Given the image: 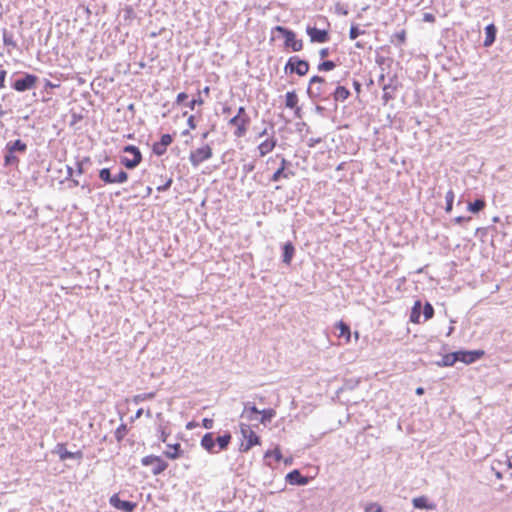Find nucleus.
I'll use <instances>...</instances> for the list:
<instances>
[{
    "instance_id": "nucleus-57",
    "label": "nucleus",
    "mask_w": 512,
    "mask_h": 512,
    "mask_svg": "<svg viewBox=\"0 0 512 512\" xmlns=\"http://www.w3.org/2000/svg\"><path fill=\"white\" fill-rule=\"evenodd\" d=\"M7 71L4 69H0V89L5 88V81H6Z\"/></svg>"
},
{
    "instance_id": "nucleus-39",
    "label": "nucleus",
    "mask_w": 512,
    "mask_h": 512,
    "mask_svg": "<svg viewBox=\"0 0 512 512\" xmlns=\"http://www.w3.org/2000/svg\"><path fill=\"white\" fill-rule=\"evenodd\" d=\"M19 162V159L15 156V153H12L8 150H5L4 155V165L5 166H12Z\"/></svg>"
},
{
    "instance_id": "nucleus-7",
    "label": "nucleus",
    "mask_w": 512,
    "mask_h": 512,
    "mask_svg": "<svg viewBox=\"0 0 512 512\" xmlns=\"http://www.w3.org/2000/svg\"><path fill=\"white\" fill-rule=\"evenodd\" d=\"M306 33L310 38L311 43H326L330 40L328 29H319L315 26L307 25Z\"/></svg>"
},
{
    "instance_id": "nucleus-21",
    "label": "nucleus",
    "mask_w": 512,
    "mask_h": 512,
    "mask_svg": "<svg viewBox=\"0 0 512 512\" xmlns=\"http://www.w3.org/2000/svg\"><path fill=\"white\" fill-rule=\"evenodd\" d=\"M276 144H277V140L274 137H272L270 139H266L265 141L260 143L258 146L259 155L261 157L265 156L266 154H268L275 148Z\"/></svg>"
},
{
    "instance_id": "nucleus-46",
    "label": "nucleus",
    "mask_w": 512,
    "mask_h": 512,
    "mask_svg": "<svg viewBox=\"0 0 512 512\" xmlns=\"http://www.w3.org/2000/svg\"><path fill=\"white\" fill-rule=\"evenodd\" d=\"M364 33H365V31L361 30L357 25H351L350 30H349V38L351 40H355L356 38H358L360 35H362Z\"/></svg>"
},
{
    "instance_id": "nucleus-23",
    "label": "nucleus",
    "mask_w": 512,
    "mask_h": 512,
    "mask_svg": "<svg viewBox=\"0 0 512 512\" xmlns=\"http://www.w3.org/2000/svg\"><path fill=\"white\" fill-rule=\"evenodd\" d=\"M486 206V201L483 197L477 198L472 202L468 203L467 209L473 214H477L482 211Z\"/></svg>"
},
{
    "instance_id": "nucleus-52",
    "label": "nucleus",
    "mask_w": 512,
    "mask_h": 512,
    "mask_svg": "<svg viewBox=\"0 0 512 512\" xmlns=\"http://www.w3.org/2000/svg\"><path fill=\"white\" fill-rule=\"evenodd\" d=\"M159 439L163 442V443H166L167 441V438L168 436L170 435V432H167L166 428L165 427H162V426H159Z\"/></svg>"
},
{
    "instance_id": "nucleus-3",
    "label": "nucleus",
    "mask_w": 512,
    "mask_h": 512,
    "mask_svg": "<svg viewBox=\"0 0 512 512\" xmlns=\"http://www.w3.org/2000/svg\"><path fill=\"white\" fill-rule=\"evenodd\" d=\"M240 434L245 442H241L239 451L246 453L251 450L254 446L261 444V438L251 429L249 424L239 423Z\"/></svg>"
},
{
    "instance_id": "nucleus-28",
    "label": "nucleus",
    "mask_w": 512,
    "mask_h": 512,
    "mask_svg": "<svg viewBox=\"0 0 512 512\" xmlns=\"http://www.w3.org/2000/svg\"><path fill=\"white\" fill-rule=\"evenodd\" d=\"M422 313V302L421 300H416L411 310L410 321L413 323H420V316Z\"/></svg>"
},
{
    "instance_id": "nucleus-31",
    "label": "nucleus",
    "mask_w": 512,
    "mask_h": 512,
    "mask_svg": "<svg viewBox=\"0 0 512 512\" xmlns=\"http://www.w3.org/2000/svg\"><path fill=\"white\" fill-rule=\"evenodd\" d=\"M91 165H92V161H91L90 157H83L81 160H77V162H76L77 175H82Z\"/></svg>"
},
{
    "instance_id": "nucleus-38",
    "label": "nucleus",
    "mask_w": 512,
    "mask_h": 512,
    "mask_svg": "<svg viewBox=\"0 0 512 512\" xmlns=\"http://www.w3.org/2000/svg\"><path fill=\"white\" fill-rule=\"evenodd\" d=\"M422 313L424 316V321H427L434 316V307L430 302L426 301L425 304L422 305Z\"/></svg>"
},
{
    "instance_id": "nucleus-1",
    "label": "nucleus",
    "mask_w": 512,
    "mask_h": 512,
    "mask_svg": "<svg viewBox=\"0 0 512 512\" xmlns=\"http://www.w3.org/2000/svg\"><path fill=\"white\" fill-rule=\"evenodd\" d=\"M329 83L320 75H313L308 83L307 95L312 102L329 101L331 99Z\"/></svg>"
},
{
    "instance_id": "nucleus-2",
    "label": "nucleus",
    "mask_w": 512,
    "mask_h": 512,
    "mask_svg": "<svg viewBox=\"0 0 512 512\" xmlns=\"http://www.w3.org/2000/svg\"><path fill=\"white\" fill-rule=\"evenodd\" d=\"M38 76L28 72H15L9 78L10 87L17 92H26L36 87Z\"/></svg>"
},
{
    "instance_id": "nucleus-13",
    "label": "nucleus",
    "mask_w": 512,
    "mask_h": 512,
    "mask_svg": "<svg viewBox=\"0 0 512 512\" xmlns=\"http://www.w3.org/2000/svg\"><path fill=\"white\" fill-rule=\"evenodd\" d=\"M173 142V137L170 134H163L160 141L155 142L152 146V151L157 156H162L166 153L167 147Z\"/></svg>"
},
{
    "instance_id": "nucleus-16",
    "label": "nucleus",
    "mask_w": 512,
    "mask_h": 512,
    "mask_svg": "<svg viewBox=\"0 0 512 512\" xmlns=\"http://www.w3.org/2000/svg\"><path fill=\"white\" fill-rule=\"evenodd\" d=\"M163 455L171 460H176L184 455V450L180 443L167 444V449L163 452Z\"/></svg>"
},
{
    "instance_id": "nucleus-17",
    "label": "nucleus",
    "mask_w": 512,
    "mask_h": 512,
    "mask_svg": "<svg viewBox=\"0 0 512 512\" xmlns=\"http://www.w3.org/2000/svg\"><path fill=\"white\" fill-rule=\"evenodd\" d=\"M232 440V434L229 431H225L222 435L215 437V449L218 453L228 449Z\"/></svg>"
},
{
    "instance_id": "nucleus-47",
    "label": "nucleus",
    "mask_w": 512,
    "mask_h": 512,
    "mask_svg": "<svg viewBox=\"0 0 512 512\" xmlns=\"http://www.w3.org/2000/svg\"><path fill=\"white\" fill-rule=\"evenodd\" d=\"M382 507L376 502H370L365 506V512H382Z\"/></svg>"
},
{
    "instance_id": "nucleus-33",
    "label": "nucleus",
    "mask_w": 512,
    "mask_h": 512,
    "mask_svg": "<svg viewBox=\"0 0 512 512\" xmlns=\"http://www.w3.org/2000/svg\"><path fill=\"white\" fill-rule=\"evenodd\" d=\"M413 506L416 509H431L432 505L429 504L426 496H419L412 500Z\"/></svg>"
},
{
    "instance_id": "nucleus-10",
    "label": "nucleus",
    "mask_w": 512,
    "mask_h": 512,
    "mask_svg": "<svg viewBox=\"0 0 512 512\" xmlns=\"http://www.w3.org/2000/svg\"><path fill=\"white\" fill-rule=\"evenodd\" d=\"M228 124L236 128L233 134L240 138L246 135L250 122L247 121V119L239 118L235 115L228 121Z\"/></svg>"
},
{
    "instance_id": "nucleus-61",
    "label": "nucleus",
    "mask_w": 512,
    "mask_h": 512,
    "mask_svg": "<svg viewBox=\"0 0 512 512\" xmlns=\"http://www.w3.org/2000/svg\"><path fill=\"white\" fill-rule=\"evenodd\" d=\"M327 109L324 106L317 104L315 106V112L320 116H326Z\"/></svg>"
},
{
    "instance_id": "nucleus-50",
    "label": "nucleus",
    "mask_w": 512,
    "mask_h": 512,
    "mask_svg": "<svg viewBox=\"0 0 512 512\" xmlns=\"http://www.w3.org/2000/svg\"><path fill=\"white\" fill-rule=\"evenodd\" d=\"M277 158H280L281 162H280V167H283L285 171H291L289 169V167L292 166V163L290 161H288L283 155L281 154H277L276 155Z\"/></svg>"
},
{
    "instance_id": "nucleus-63",
    "label": "nucleus",
    "mask_w": 512,
    "mask_h": 512,
    "mask_svg": "<svg viewBox=\"0 0 512 512\" xmlns=\"http://www.w3.org/2000/svg\"><path fill=\"white\" fill-rule=\"evenodd\" d=\"M352 84L356 94L359 95L362 89L361 83L358 80L354 79Z\"/></svg>"
},
{
    "instance_id": "nucleus-58",
    "label": "nucleus",
    "mask_w": 512,
    "mask_h": 512,
    "mask_svg": "<svg viewBox=\"0 0 512 512\" xmlns=\"http://www.w3.org/2000/svg\"><path fill=\"white\" fill-rule=\"evenodd\" d=\"M213 425H214V421L213 419H210V418H204L202 420V426L205 428V429H212L213 428Z\"/></svg>"
},
{
    "instance_id": "nucleus-15",
    "label": "nucleus",
    "mask_w": 512,
    "mask_h": 512,
    "mask_svg": "<svg viewBox=\"0 0 512 512\" xmlns=\"http://www.w3.org/2000/svg\"><path fill=\"white\" fill-rule=\"evenodd\" d=\"M260 414V410L256 407L253 402H245L244 409L242 411L241 417L246 418L248 421L258 420V416Z\"/></svg>"
},
{
    "instance_id": "nucleus-37",
    "label": "nucleus",
    "mask_w": 512,
    "mask_h": 512,
    "mask_svg": "<svg viewBox=\"0 0 512 512\" xmlns=\"http://www.w3.org/2000/svg\"><path fill=\"white\" fill-rule=\"evenodd\" d=\"M336 63L332 60H323L317 66L319 72H329L335 69Z\"/></svg>"
},
{
    "instance_id": "nucleus-8",
    "label": "nucleus",
    "mask_w": 512,
    "mask_h": 512,
    "mask_svg": "<svg viewBox=\"0 0 512 512\" xmlns=\"http://www.w3.org/2000/svg\"><path fill=\"white\" fill-rule=\"evenodd\" d=\"M485 352L483 350H459L456 351L457 361L463 362L465 364H471L484 356Z\"/></svg>"
},
{
    "instance_id": "nucleus-9",
    "label": "nucleus",
    "mask_w": 512,
    "mask_h": 512,
    "mask_svg": "<svg viewBox=\"0 0 512 512\" xmlns=\"http://www.w3.org/2000/svg\"><path fill=\"white\" fill-rule=\"evenodd\" d=\"M109 503L115 509L121 510L123 512H133L135 510V508L137 507V503H135V502L128 501V500H121L117 493L113 494L110 497Z\"/></svg>"
},
{
    "instance_id": "nucleus-5",
    "label": "nucleus",
    "mask_w": 512,
    "mask_h": 512,
    "mask_svg": "<svg viewBox=\"0 0 512 512\" xmlns=\"http://www.w3.org/2000/svg\"><path fill=\"white\" fill-rule=\"evenodd\" d=\"M309 69V62L298 56H291L284 66V72L286 75L296 74L300 77L305 76L309 72Z\"/></svg>"
},
{
    "instance_id": "nucleus-49",
    "label": "nucleus",
    "mask_w": 512,
    "mask_h": 512,
    "mask_svg": "<svg viewBox=\"0 0 512 512\" xmlns=\"http://www.w3.org/2000/svg\"><path fill=\"white\" fill-rule=\"evenodd\" d=\"M200 91L198 92V97L197 98H193L189 103H187V106L190 108V109H194L196 105H202L204 103V100L201 98L200 96Z\"/></svg>"
},
{
    "instance_id": "nucleus-60",
    "label": "nucleus",
    "mask_w": 512,
    "mask_h": 512,
    "mask_svg": "<svg viewBox=\"0 0 512 512\" xmlns=\"http://www.w3.org/2000/svg\"><path fill=\"white\" fill-rule=\"evenodd\" d=\"M187 99H188V94L185 93V92H181L176 97V103L177 104H182Z\"/></svg>"
},
{
    "instance_id": "nucleus-56",
    "label": "nucleus",
    "mask_w": 512,
    "mask_h": 512,
    "mask_svg": "<svg viewBox=\"0 0 512 512\" xmlns=\"http://www.w3.org/2000/svg\"><path fill=\"white\" fill-rule=\"evenodd\" d=\"M60 84H55L53 82H51L50 80L48 79H45V82H44V90L49 93V90L50 89H54V88H57L59 87Z\"/></svg>"
},
{
    "instance_id": "nucleus-55",
    "label": "nucleus",
    "mask_w": 512,
    "mask_h": 512,
    "mask_svg": "<svg viewBox=\"0 0 512 512\" xmlns=\"http://www.w3.org/2000/svg\"><path fill=\"white\" fill-rule=\"evenodd\" d=\"M255 169V162L245 163L242 166V170L245 174L252 172Z\"/></svg>"
},
{
    "instance_id": "nucleus-4",
    "label": "nucleus",
    "mask_w": 512,
    "mask_h": 512,
    "mask_svg": "<svg viewBox=\"0 0 512 512\" xmlns=\"http://www.w3.org/2000/svg\"><path fill=\"white\" fill-rule=\"evenodd\" d=\"M272 32H278L284 37V47L286 49H291L293 52H299L303 49V41L296 38V33L293 30L278 25L272 29Z\"/></svg>"
},
{
    "instance_id": "nucleus-22",
    "label": "nucleus",
    "mask_w": 512,
    "mask_h": 512,
    "mask_svg": "<svg viewBox=\"0 0 512 512\" xmlns=\"http://www.w3.org/2000/svg\"><path fill=\"white\" fill-rule=\"evenodd\" d=\"M335 327L337 330H339L338 337L344 338L346 343L350 342V338H351L350 326L347 323H345L344 321H339L336 323Z\"/></svg>"
},
{
    "instance_id": "nucleus-35",
    "label": "nucleus",
    "mask_w": 512,
    "mask_h": 512,
    "mask_svg": "<svg viewBox=\"0 0 512 512\" xmlns=\"http://www.w3.org/2000/svg\"><path fill=\"white\" fill-rule=\"evenodd\" d=\"M99 178L105 184H113V183H115L114 176H112L110 168H102V169H100L99 170Z\"/></svg>"
},
{
    "instance_id": "nucleus-26",
    "label": "nucleus",
    "mask_w": 512,
    "mask_h": 512,
    "mask_svg": "<svg viewBox=\"0 0 512 512\" xmlns=\"http://www.w3.org/2000/svg\"><path fill=\"white\" fill-rule=\"evenodd\" d=\"M295 175L294 171H285L283 167H279L271 176L272 182H279L282 178L289 179Z\"/></svg>"
},
{
    "instance_id": "nucleus-14",
    "label": "nucleus",
    "mask_w": 512,
    "mask_h": 512,
    "mask_svg": "<svg viewBox=\"0 0 512 512\" xmlns=\"http://www.w3.org/2000/svg\"><path fill=\"white\" fill-rule=\"evenodd\" d=\"M201 447L209 454H218L215 449V434L213 432L205 433L200 440Z\"/></svg>"
},
{
    "instance_id": "nucleus-64",
    "label": "nucleus",
    "mask_w": 512,
    "mask_h": 512,
    "mask_svg": "<svg viewBox=\"0 0 512 512\" xmlns=\"http://www.w3.org/2000/svg\"><path fill=\"white\" fill-rule=\"evenodd\" d=\"M71 459H76L78 461H81L83 459V452L81 450H78L76 452H71Z\"/></svg>"
},
{
    "instance_id": "nucleus-51",
    "label": "nucleus",
    "mask_w": 512,
    "mask_h": 512,
    "mask_svg": "<svg viewBox=\"0 0 512 512\" xmlns=\"http://www.w3.org/2000/svg\"><path fill=\"white\" fill-rule=\"evenodd\" d=\"M155 460H157L156 455H147L141 459V464L143 466H149L155 463Z\"/></svg>"
},
{
    "instance_id": "nucleus-6",
    "label": "nucleus",
    "mask_w": 512,
    "mask_h": 512,
    "mask_svg": "<svg viewBox=\"0 0 512 512\" xmlns=\"http://www.w3.org/2000/svg\"><path fill=\"white\" fill-rule=\"evenodd\" d=\"M212 149L209 145L197 148L190 152L189 160L193 167H198L202 162L212 157Z\"/></svg>"
},
{
    "instance_id": "nucleus-45",
    "label": "nucleus",
    "mask_w": 512,
    "mask_h": 512,
    "mask_svg": "<svg viewBox=\"0 0 512 512\" xmlns=\"http://www.w3.org/2000/svg\"><path fill=\"white\" fill-rule=\"evenodd\" d=\"M127 425L121 424L116 430H115V438L118 442H121L125 435L127 434Z\"/></svg>"
},
{
    "instance_id": "nucleus-62",
    "label": "nucleus",
    "mask_w": 512,
    "mask_h": 512,
    "mask_svg": "<svg viewBox=\"0 0 512 512\" xmlns=\"http://www.w3.org/2000/svg\"><path fill=\"white\" fill-rule=\"evenodd\" d=\"M472 218L469 216V217H465V216H457L454 218V222L457 223V224H462L464 222H468L470 221Z\"/></svg>"
},
{
    "instance_id": "nucleus-29",
    "label": "nucleus",
    "mask_w": 512,
    "mask_h": 512,
    "mask_svg": "<svg viewBox=\"0 0 512 512\" xmlns=\"http://www.w3.org/2000/svg\"><path fill=\"white\" fill-rule=\"evenodd\" d=\"M259 415L261 416L260 418H258L259 422L263 425H267L275 417L276 411L272 408L263 409L260 410Z\"/></svg>"
},
{
    "instance_id": "nucleus-24",
    "label": "nucleus",
    "mask_w": 512,
    "mask_h": 512,
    "mask_svg": "<svg viewBox=\"0 0 512 512\" xmlns=\"http://www.w3.org/2000/svg\"><path fill=\"white\" fill-rule=\"evenodd\" d=\"M457 362L456 352L445 354L440 361L436 362L439 367H450Z\"/></svg>"
},
{
    "instance_id": "nucleus-30",
    "label": "nucleus",
    "mask_w": 512,
    "mask_h": 512,
    "mask_svg": "<svg viewBox=\"0 0 512 512\" xmlns=\"http://www.w3.org/2000/svg\"><path fill=\"white\" fill-rule=\"evenodd\" d=\"M167 467L168 463L164 461L160 456H157V460H155V463H153L151 473L154 476L160 475L167 469Z\"/></svg>"
},
{
    "instance_id": "nucleus-20",
    "label": "nucleus",
    "mask_w": 512,
    "mask_h": 512,
    "mask_svg": "<svg viewBox=\"0 0 512 512\" xmlns=\"http://www.w3.org/2000/svg\"><path fill=\"white\" fill-rule=\"evenodd\" d=\"M5 150H8L12 153H25L27 150V145L21 139H16L15 141H10L6 144Z\"/></svg>"
},
{
    "instance_id": "nucleus-11",
    "label": "nucleus",
    "mask_w": 512,
    "mask_h": 512,
    "mask_svg": "<svg viewBox=\"0 0 512 512\" xmlns=\"http://www.w3.org/2000/svg\"><path fill=\"white\" fill-rule=\"evenodd\" d=\"M330 94L334 101V111H336L338 108V102L346 101L350 97L351 92L348 88L340 85L339 82H337L335 89L331 91Z\"/></svg>"
},
{
    "instance_id": "nucleus-19",
    "label": "nucleus",
    "mask_w": 512,
    "mask_h": 512,
    "mask_svg": "<svg viewBox=\"0 0 512 512\" xmlns=\"http://www.w3.org/2000/svg\"><path fill=\"white\" fill-rule=\"evenodd\" d=\"M485 40L483 43L484 47H490L496 40L497 27L491 23L485 27Z\"/></svg>"
},
{
    "instance_id": "nucleus-48",
    "label": "nucleus",
    "mask_w": 512,
    "mask_h": 512,
    "mask_svg": "<svg viewBox=\"0 0 512 512\" xmlns=\"http://www.w3.org/2000/svg\"><path fill=\"white\" fill-rule=\"evenodd\" d=\"M115 183H124L128 180V173L124 170H120L117 175L114 176Z\"/></svg>"
},
{
    "instance_id": "nucleus-27",
    "label": "nucleus",
    "mask_w": 512,
    "mask_h": 512,
    "mask_svg": "<svg viewBox=\"0 0 512 512\" xmlns=\"http://www.w3.org/2000/svg\"><path fill=\"white\" fill-rule=\"evenodd\" d=\"M52 452L57 454L61 461L71 459V451L66 449V445L64 443H57Z\"/></svg>"
},
{
    "instance_id": "nucleus-12",
    "label": "nucleus",
    "mask_w": 512,
    "mask_h": 512,
    "mask_svg": "<svg viewBox=\"0 0 512 512\" xmlns=\"http://www.w3.org/2000/svg\"><path fill=\"white\" fill-rule=\"evenodd\" d=\"M285 480L290 485L295 486H305L310 482V478L308 476L302 475L298 469H294L287 473Z\"/></svg>"
},
{
    "instance_id": "nucleus-34",
    "label": "nucleus",
    "mask_w": 512,
    "mask_h": 512,
    "mask_svg": "<svg viewBox=\"0 0 512 512\" xmlns=\"http://www.w3.org/2000/svg\"><path fill=\"white\" fill-rule=\"evenodd\" d=\"M406 42V30L402 29L394 33L391 37V43L401 47Z\"/></svg>"
},
{
    "instance_id": "nucleus-53",
    "label": "nucleus",
    "mask_w": 512,
    "mask_h": 512,
    "mask_svg": "<svg viewBox=\"0 0 512 512\" xmlns=\"http://www.w3.org/2000/svg\"><path fill=\"white\" fill-rule=\"evenodd\" d=\"M236 116H238L239 118H243V119H247V121L251 122V118L250 116L246 113V109L245 107L243 106H240L237 110V114Z\"/></svg>"
},
{
    "instance_id": "nucleus-18",
    "label": "nucleus",
    "mask_w": 512,
    "mask_h": 512,
    "mask_svg": "<svg viewBox=\"0 0 512 512\" xmlns=\"http://www.w3.org/2000/svg\"><path fill=\"white\" fill-rule=\"evenodd\" d=\"M295 254V247L292 242L287 241L282 246V262L290 265Z\"/></svg>"
},
{
    "instance_id": "nucleus-54",
    "label": "nucleus",
    "mask_w": 512,
    "mask_h": 512,
    "mask_svg": "<svg viewBox=\"0 0 512 512\" xmlns=\"http://www.w3.org/2000/svg\"><path fill=\"white\" fill-rule=\"evenodd\" d=\"M172 183H173V179L169 178L164 184L159 185L157 187V191L158 192H165V191H167L171 187Z\"/></svg>"
},
{
    "instance_id": "nucleus-25",
    "label": "nucleus",
    "mask_w": 512,
    "mask_h": 512,
    "mask_svg": "<svg viewBox=\"0 0 512 512\" xmlns=\"http://www.w3.org/2000/svg\"><path fill=\"white\" fill-rule=\"evenodd\" d=\"M393 79H390V82L388 84H384L382 87L383 90V96L382 99L384 101V104H387L390 100L394 99V95L392 94L393 91L396 90V86L392 84Z\"/></svg>"
},
{
    "instance_id": "nucleus-42",
    "label": "nucleus",
    "mask_w": 512,
    "mask_h": 512,
    "mask_svg": "<svg viewBox=\"0 0 512 512\" xmlns=\"http://www.w3.org/2000/svg\"><path fill=\"white\" fill-rule=\"evenodd\" d=\"M123 13H124L123 18L125 21L131 22L132 20H134L136 18V12L132 6H126L123 9Z\"/></svg>"
},
{
    "instance_id": "nucleus-44",
    "label": "nucleus",
    "mask_w": 512,
    "mask_h": 512,
    "mask_svg": "<svg viewBox=\"0 0 512 512\" xmlns=\"http://www.w3.org/2000/svg\"><path fill=\"white\" fill-rule=\"evenodd\" d=\"M3 43L7 47H13L15 48L16 42L13 39V35L11 33H8L7 30L3 31Z\"/></svg>"
},
{
    "instance_id": "nucleus-43",
    "label": "nucleus",
    "mask_w": 512,
    "mask_h": 512,
    "mask_svg": "<svg viewBox=\"0 0 512 512\" xmlns=\"http://www.w3.org/2000/svg\"><path fill=\"white\" fill-rule=\"evenodd\" d=\"M270 457H274V459L279 462L282 460L283 456L279 448H275L274 450H268L264 454V459H268Z\"/></svg>"
},
{
    "instance_id": "nucleus-40",
    "label": "nucleus",
    "mask_w": 512,
    "mask_h": 512,
    "mask_svg": "<svg viewBox=\"0 0 512 512\" xmlns=\"http://www.w3.org/2000/svg\"><path fill=\"white\" fill-rule=\"evenodd\" d=\"M123 152L125 153H129V154H132L133 155V158H137V159H140L142 160V153L141 151L139 150L138 147L134 146V145H126L124 148H123Z\"/></svg>"
},
{
    "instance_id": "nucleus-59",
    "label": "nucleus",
    "mask_w": 512,
    "mask_h": 512,
    "mask_svg": "<svg viewBox=\"0 0 512 512\" xmlns=\"http://www.w3.org/2000/svg\"><path fill=\"white\" fill-rule=\"evenodd\" d=\"M423 21L429 22V23H435L436 18L432 13H424L423 14Z\"/></svg>"
},
{
    "instance_id": "nucleus-41",
    "label": "nucleus",
    "mask_w": 512,
    "mask_h": 512,
    "mask_svg": "<svg viewBox=\"0 0 512 512\" xmlns=\"http://www.w3.org/2000/svg\"><path fill=\"white\" fill-rule=\"evenodd\" d=\"M454 197H455L454 192L451 189L449 191H447L446 196H445V200H446L445 211L447 213H450L453 209Z\"/></svg>"
},
{
    "instance_id": "nucleus-36",
    "label": "nucleus",
    "mask_w": 512,
    "mask_h": 512,
    "mask_svg": "<svg viewBox=\"0 0 512 512\" xmlns=\"http://www.w3.org/2000/svg\"><path fill=\"white\" fill-rule=\"evenodd\" d=\"M142 162V160L140 159H137V158H132V159H129L127 157H121L120 158V163L127 169H134L136 168L140 163Z\"/></svg>"
},
{
    "instance_id": "nucleus-32",
    "label": "nucleus",
    "mask_w": 512,
    "mask_h": 512,
    "mask_svg": "<svg viewBox=\"0 0 512 512\" xmlns=\"http://www.w3.org/2000/svg\"><path fill=\"white\" fill-rule=\"evenodd\" d=\"M298 104V96L296 92L288 91L285 95V105L289 109H294Z\"/></svg>"
}]
</instances>
